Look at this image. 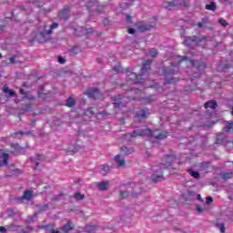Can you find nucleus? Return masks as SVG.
Wrapping results in <instances>:
<instances>
[{
  "instance_id": "f257e3e1",
  "label": "nucleus",
  "mask_w": 233,
  "mask_h": 233,
  "mask_svg": "<svg viewBox=\"0 0 233 233\" xmlns=\"http://www.w3.org/2000/svg\"><path fill=\"white\" fill-rule=\"evenodd\" d=\"M152 62L150 60H147L144 66L141 68L142 75H137L136 73H129L127 74V81H133V83H143V81H140L141 76L145 75V72L150 69V65Z\"/></svg>"
},
{
  "instance_id": "f03ea898",
  "label": "nucleus",
  "mask_w": 233,
  "mask_h": 233,
  "mask_svg": "<svg viewBox=\"0 0 233 233\" xmlns=\"http://www.w3.org/2000/svg\"><path fill=\"white\" fill-rule=\"evenodd\" d=\"M57 26H59V25L57 23H54L53 25H51L50 29H48V30L45 29L44 31L40 32L36 35L37 41L39 43H46V41H48V35H51L52 31L56 30V28H57Z\"/></svg>"
},
{
  "instance_id": "7ed1b4c3",
  "label": "nucleus",
  "mask_w": 233,
  "mask_h": 233,
  "mask_svg": "<svg viewBox=\"0 0 233 233\" xmlns=\"http://www.w3.org/2000/svg\"><path fill=\"white\" fill-rule=\"evenodd\" d=\"M202 41H205V38L199 36H187L184 40V45L189 47L198 46Z\"/></svg>"
},
{
  "instance_id": "20e7f679",
  "label": "nucleus",
  "mask_w": 233,
  "mask_h": 233,
  "mask_svg": "<svg viewBox=\"0 0 233 233\" xmlns=\"http://www.w3.org/2000/svg\"><path fill=\"white\" fill-rule=\"evenodd\" d=\"M144 136H152V130L150 129H136L130 135V137H143Z\"/></svg>"
},
{
  "instance_id": "39448f33",
  "label": "nucleus",
  "mask_w": 233,
  "mask_h": 233,
  "mask_svg": "<svg viewBox=\"0 0 233 233\" xmlns=\"http://www.w3.org/2000/svg\"><path fill=\"white\" fill-rule=\"evenodd\" d=\"M85 94L91 99H101V97H103V95H101V92H99L97 88H89Z\"/></svg>"
},
{
  "instance_id": "423d86ee",
  "label": "nucleus",
  "mask_w": 233,
  "mask_h": 233,
  "mask_svg": "<svg viewBox=\"0 0 233 233\" xmlns=\"http://www.w3.org/2000/svg\"><path fill=\"white\" fill-rule=\"evenodd\" d=\"M32 198H34V191L32 189H25L18 201L19 203H28Z\"/></svg>"
},
{
  "instance_id": "0eeeda50",
  "label": "nucleus",
  "mask_w": 233,
  "mask_h": 233,
  "mask_svg": "<svg viewBox=\"0 0 233 233\" xmlns=\"http://www.w3.org/2000/svg\"><path fill=\"white\" fill-rule=\"evenodd\" d=\"M167 136H168L167 132L156 130L151 131V135H149V137H154L155 139H157V141H161V139H165Z\"/></svg>"
},
{
  "instance_id": "6e6552de",
  "label": "nucleus",
  "mask_w": 233,
  "mask_h": 233,
  "mask_svg": "<svg viewBox=\"0 0 233 233\" xmlns=\"http://www.w3.org/2000/svg\"><path fill=\"white\" fill-rule=\"evenodd\" d=\"M177 5H187V1L186 0H174L173 2H167L164 5V7L167 10H172V8H174V6H177Z\"/></svg>"
},
{
  "instance_id": "1a4fd4ad",
  "label": "nucleus",
  "mask_w": 233,
  "mask_h": 233,
  "mask_svg": "<svg viewBox=\"0 0 233 233\" xmlns=\"http://www.w3.org/2000/svg\"><path fill=\"white\" fill-rule=\"evenodd\" d=\"M175 161H176V157L167 156L164 158L163 162L161 163L160 168H168V167H172Z\"/></svg>"
},
{
  "instance_id": "9d476101",
  "label": "nucleus",
  "mask_w": 233,
  "mask_h": 233,
  "mask_svg": "<svg viewBox=\"0 0 233 233\" xmlns=\"http://www.w3.org/2000/svg\"><path fill=\"white\" fill-rule=\"evenodd\" d=\"M8 159H10V155L8 153L0 154V167H6L8 165Z\"/></svg>"
},
{
  "instance_id": "9b49d317",
  "label": "nucleus",
  "mask_w": 233,
  "mask_h": 233,
  "mask_svg": "<svg viewBox=\"0 0 233 233\" xmlns=\"http://www.w3.org/2000/svg\"><path fill=\"white\" fill-rule=\"evenodd\" d=\"M156 26V23L153 24H142L138 25L139 32H148V30H152Z\"/></svg>"
},
{
  "instance_id": "f8f14e48",
  "label": "nucleus",
  "mask_w": 233,
  "mask_h": 233,
  "mask_svg": "<svg viewBox=\"0 0 233 233\" xmlns=\"http://www.w3.org/2000/svg\"><path fill=\"white\" fill-rule=\"evenodd\" d=\"M11 147L13 148V154H23L25 152V149L18 144H13Z\"/></svg>"
},
{
  "instance_id": "ddd939ff",
  "label": "nucleus",
  "mask_w": 233,
  "mask_h": 233,
  "mask_svg": "<svg viewBox=\"0 0 233 233\" xmlns=\"http://www.w3.org/2000/svg\"><path fill=\"white\" fill-rule=\"evenodd\" d=\"M115 161H116V165H117V167H125V163H126L125 157H121L119 155H116L115 157Z\"/></svg>"
},
{
  "instance_id": "4468645a",
  "label": "nucleus",
  "mask_w": 233,
  "mask_h": 233,
  "mask_svg": "<svg viewBox=\"0 0 233 233\" xmlns=\"http://www.w3.org/2000/svg\"><path fill=\"white\" fill-rule=\"evenodd\" d=\"M108 181H101L97 183V188L98 190L105 192V190L108 188Z\"/></svg>"
},
{
  "instance_id": "2eb2a0df",
  "label": "nucleus",
  "mask_w": 233,
  "mask_h": 233,
  "mask_svg": "<svg viewBox=\"0 0 233 233\" xmlns=\"http://www.w3.org/2000/svg\"><path fill=\"white\" fill-rule=\"evenodd\" d=\"M38 228L40 229H45V230H48L49 228V231L51 233H59V230H56L54 229V226L53 225H43V226H39Z\"/></svg>"
},
{
  "instance_id": "dca6fc26",
  "label": "nucleus",
  "mask_w": 233,
  "mask_h": 233,
  "mask_svg": "<svg viewBox=\"0 0 233 233\" xmlns=\"http://www.w3.org/2000/svg\"><path fill=\"white\" fill-rule=\"evenodd\" d=\"M60 19H68L70 17V11L68 9H64L59 13Z\"/></svg>"
},
{
  "instance_id": "f3484780",
  "label": "nucleus",
  "mask_w": 233,
  "mask_h": 233,
  "mask_svg": "<svg viewBox=\"0 0 233 233\" xmlns=\"http://www.w3.org/2000/svg\"><path fill=\"white\" fill-rule=\"evenodd\" d=\"M205 108H217L218 106V102H216V100H209L205 104Z\"/></svg>"
},
{
  "instance_id": "a211bd4d",
  "label": "nucleus",
  "mask_w": 233,
  "mask_h": 233,
  "mask_svg": "<svg viewBox=\"0 0 233 233\" xmlns=\"http://www.w3.org/2000/svg\"><path fill=\"white\" fill-rule=\"evenodd\" d=\"M225 132L232 133L233 132V121H228L224 127Z\"/></svg>"
},
{
  "instance_id": "6ab92c4d",
  "label": "nucleus",
  "mask_w": 233,
  "mask_h": 233,
  "mask_svg": "<svg viewBox=\"0 0 233 233\" xmlns=\"http://www.w3.org/2000/svg\"><path fill=\"white\" fill-rule=\"evenodd\" d=\"M74 224H72V221H67L66 224L64 225L63 227V230L67 233V232H70V230H73L74 228Z\"/></svg>"
},
{
  "instance_id": "aec40b11",
  "label": "nucleus",
  "mask_w": 233,
  "mask_h": 233,
  "mask_svg": "<svg viewBox=\"0 0 233 233\" xmlns=\"http://www.w3.org/2000/svg\"><path fill=\"white\" fill-rule=\"evenodd\" d=\"M3 92L5 94H9V96H11V97H15V91L10 89V87H8V86H4Z\"/></svg>"
},
{
  "instance_id": "412c9836",
  "label": "nucleus",
  "mask_w": 233,
  "mask_h": 233,
  "mask_svg": "<svg viewBox=\"0 0 233 233\" xmlns=\"http://www.w3.org/2000/svg\"><path fill=\"white\" fill-rule=\"evenodd\" d=\"M113 105H115L116 108H119V106L123 105V102H121V96H116L114 97Z\"/></svg>"
},
{
  "instance_id": "4be33fe9",
  "label": "nucleus",
  "mask_w": 233,
  "mask_h": 233,
  "mask_svg": "<svg viewBox=\"0 0 233 233\" xmlns=\"http://www.w3.org/2000/svg\"><path fill=\"white\" fill-rule=\"evenodd\" d=\"M97 231V225L86 226V232L96 233Z\"/></svg>"
},
{
  "instance_id": "5701e85b",
  "label": "nucleus",
  "mask_w": 233,
  "mask_h": 233,
  "mask_svg": "<svg viewBox=\"0 0 233 233\" xmlns=\"http://www.w3.org/2000/svg\"><path fill=\"white\" fill-rule=\"evenodd\" d=\"M217 6L215 2H210V4L206 5V10H210L211 12H215Z\"/></svg>"
},
{
  "instance_id": "b1692460",
  "label": "nucleus",
  "mask_w": 233,
  "mask_h": 233,
  "mask_svg": "<svg viewBox=\"0 0 233 233\" xmlns=\"http://www.w3.org/2000/svg\"><path fill=\"white\" fill-rule=\"evenodd\" d=\"M137 117L141 119L143 117H147V111L145 109H141L140 111L137 112Z\"/></svg>"
},
{
  "instance_id": "393cba45",
  "label": "nucleus",
  "mask_w": 233,
  "mask_h": 233,
  "mask_svg": "<svg viewBox=\"0 0 233 233\" xmlns=\"http://www.w3.org/2000/svg\"><path fill=\"white\" fill-rule=\"evenodd\" d=\"M165 179V177L163 176H156L151 177V181L153 183H159V181H163Z\"/></svg>"
},
{
  "instance_id": "a878e982",
  "label": "nucleus",
  "mask_w": 233,
  "mask_h": 233,
  "mask_svg": "<svg viewBox=\"0 0 233 233\" xmlns=\"http://www.w3.org/2000/svg\"><path fill=\"white\" fill-rule=\"evenodd\" d=\"M74 105H76V100L72 97H69L66 101V106H68L69 108H72V106H74Z\"/></svg>"
},
{
  "instance_id": "bb28decb",
  "label": "nucleus",
  "mask_w": 233,
  "mask_h": 233,
  "mask_svg": "<svg viewBox=\"0 0 233 233\" xmlns=\"http://www.w3.org/2000/svg\"><path fill=\"white\" fill-rule=\"evenodd\" d=\"M74 198L76 199V201H81L85 199V195L81 194L80 192H76L75 193Z\"/></svg>"
},
{
  "instance_id": "cd10ccee",
  "label": "nucleus",
  "mask_w": 233,
  "mask_h": 233,
  "mask_svg": "<svg viewBox=\"0 0 233 233\" xmlns=\"http://www.w3.org/2000/svg\"><path fill=\"white\" fill-rule=\"evenodd\" d=\"M225 141V134L224 133H219L217 136V143H223Z\"/></svg>"
},
{
  "instance_id": "c85d7f7f",
  "label": "nucleus",
  "mask_w": 233,
  "mask_h": 233,
  "mask_svg": "<svg viewBox=\"0 0 233 233\" xmlns=\"http://www.w3.org/2000/svg\"><path fill=\"white\" fill-rule=\"evenodd\" d=\"M218 23L219 25H221L222 26H228V23H227V20L223 19V18H219L218 19Z\"/></svg>"
},
{
  "instance_id": "c756f323",
  "label": "nucleus",
  "mask_w": 233,
  "mask_h": 233,
  "mask_svg": "<svg viewBox=\"0 0 233 233\" xmlns=\"http://www.w3.org/2000/svg\"><path fill=\"white\" fill-rule=\"evenodd\" d=\"M110 167L108 166H102V174H107Z\"/></svg>"
},
{
  "instance_id": "7c9ffc66",
  "label": "nucleus",
  "mask_w": 233,
  "mask_h": 233,
  "mask_svg": "<svg viewBox=\"0 0 233 233\" xmlns=\"http://www.w3.org/2000/svg\"><path fill=\"white\" fill-rule=\"evenodd\" d=\"M149 54H150L151 57H156V56H157V50H156V49H151V50L149 51Z\"/></svg>"
},
{
  "instance_id": "2f4dec72",
  "label": "nucleus",
  "mask_w": 233,
  "mask_h": 233,
  "mask_svg": "<svg viewBox=\"0 0 233 233\" xmlns=\"http://www.w3.org/2000/svg\"><path fill=\"white\" fill-rule=\"evenodd\" d=\"M127 196H128V192H127V191L120 192V199H125V198H127Z\"/></svg>"
},
{
  "instance_id": "473e14b6",
  "label": "nucleus",
  "mask_w": 233,
  "mask_h": 233,
  "mask_svg": "<svg viewBox=\"0 0 233 233\" xmlns=\"http://www.w3.org/2000/svg\"><path fill=\"white\" fill-rule=\"evenodd\" d=\"M213 202H214V198H212V197H208L206 198L207 205H210V203H213Z\"/></svg>"
},
{
  "instance_id": "72a5a7b5",
  "label": "nucleus",
  "mask_w": 233,
  "mask_h": 233,
  "mask_svg": "<svg viewBox=\"0 0 233 233\" xmlns=\"http://www.w3.org/2000/svg\"><path fill=\"white\" fill-rule=\"evenodd\" d=\"M187 172H188V174H190V176H199V173H198L192 169H188Z\"/></svg>"
},
{
  "instance_id": "f704fd0d",
  "label": "nucleus",
  "mask_w": 233,
  "mask_h": 233,
  "mask_svg": "<svg viewBox=\"0 0 233 233\" xmlns=\"http://www.w3.org/2000/svg\"><path fill=\"white\" fill-rule=\"evenodd\" d=\"M177 61H178V63H181V61H187V56H177Z\"/></svg>"
},
{
  "instance_id": "c9c22d12",
  "label": "nucleus",
  "mask_w": 233,
  "mask_h": 233,
  "mask_svg": "<svg viewBox=\"0 0 233 233\" xmlns=\"http://www.w3.org/2000/svg\"><path fill=\"white\" fill-rule=\"evenodd\" d=\"M121 151L124 152V154H130V151L127 148V147H122Z\"/></svg>"
},
{
  "instance_id": "e433bc0d",
  "label": "nucleus",
  "mask_w": 233,
  "mask_h": 233,
  "mask_svg": "<svg viewBox=\"0 0 233 233\" xmlns=\"http://www.w3.org/2000/svg\"><path fill=\"white\" fill-rule=\"evenodd\" d=\"M218 227H219L220 232L225 233V224H219Z\"/></svg>"
},
{
  "instance_id": "4c0bfd02",
  "label": "nucleus",
  "mask_w": 233,
  "mask_h": 233,
  "mask_svg": "<svg viewBox=\"0 0 233 233\" xmlns=\"http://www.w3.org/2000/svg\"><path fill=\"white\" fill-rule=\"evenodd\" d=\"M9 61L11 63V65H15L17 62L15 61V57L12 56L9 58Z\"/></svg>"
},
{
  "instance_id": "58836bf2",
  "label": "nucleus",
  "mask_w": 233,
  "mask_h": 233,
  "mask_svg": "<svg viewBox=\"0 0 233 233\" xmlns=\"http://www.w3.org/2000/svg\"><path fill=\"white\" fill-rule=\"evenodd\" d=\"M58 63H60V65H65V58H63V56H58Z\"/></svg>"
},
{
  "instance_id": "ea45409f",
  "label": "nucleus",
  "mask_w": 233,
  "mask_h": 233,
  "mask_svg": "<svg viewBox=\"0 0 233 233\" xmlns=\"http://www.w3.org/2000/svg\"><path fill=\"white\" fill-rule=\"evenodd\" d=\"M20 94L24 96V97L28 98V96L26 95V92H25V89H20Z\"/></svg>"
},
{
  "instance_id": "a19ab883",
  "label": "nucleus",
  "mask_w": 233,
  "mask_h": 233,
  "mask_svg": "<svg viewBox=\"0 0 233 233\" xmlns=\"http://www.w3.org/2000/svg\"><path fill=\"white\" fill-rule=\"evenodd\" d=\"M196 209L198 210V214H203V209L200 206H197Z\"/></svg>"
},
{
  "instance_id": "79ce46f5",
  "label": "nucleus",
  "mask_w": 233,
  "mask_h": 233,
  "mask_svg": "<svg viewBox=\"0 0 233 233\" xmlns=\"http://www.w3.org/2000/svg\"><path fill=\"white\" fill-rule=\"evenodd\" d=\"M14 172H15L14 174L15 175L23 174V170L21 169H15Z\"/></svg>"
},
{
  "instance_id": "37998d69",
  "label": "nucleus",
  "mask_w": 233,
  "mask_h": 233,
  "mask_svg": "<svg viewBox=\"0 0 233 233\" xmlns=\"http://www.w3.org/2000/svg\"><path fill=\"white\" fill-rule=\"evenodd\" d=\"M0 233H6V228L0 227Z\"/></svg>"
},
{
  "instance_id": "c03bdc74",
  "label": "nucleus",
  "mask_w": 233,
  "mask_h": 233,
  "mask_svg": "<svg viewBox=\"0 0 233 233\" xmlns=\"http://www.w3.org/2000/svg\"><path fill=\"white\" fill-rule=\"evenodd\" d=\"M127 23H132V16L127 15Z\"/></svg>"
},
{
  "instance_id": "a18cd8bd",
  "label": "nucleus",
  "mask_w": 233,
  "mask_h": 233,
  "mask_svg": "<svg viewBox=\"0 0 233 233\" xmlns=\"http://www.w3.org/2000/svg\"><path fill=\"white\" fill-rule=\"evenodd\" d=\"M128 34H134L136 32V30H134V28H129L127 30Z\"/></svg>"
},
{
  "instance_id": "49530a36",
  "label": "nucleus",
  "mask_w": 233,
  "mask_h": 233,
  "mask_svg": "<svg viewBox=\"0 0 233 233\" xmlns=\"http://www.w3.org/2000/svg\"><path fill=\"white\" fill-rule=\"evenodd\" d=\"M48 204H45L44 206H43V210H48Z\"/></svg>"
},
{
  "instance_id": "de8ad7c7",
  "label": "nucleus",
  "mask_w": 233,
  "mask_h": 233,
  "mask_svg": "<svg viewBox=\"0 0 233 233\" xmlns=\"http://www.w3.org/2000/svg\"><path fill=\"white\" fill-rule=\"evenodd\" d=\"M92 32H94V30L92 29V28H90V29H86V34H92Z\"/></svg>"
},
{
  "instance_id": "09e8293b",
  "label": "nucleus",
  "mask_w": 233,
  "mask_h": 233,
  "mask_svg": "<svg viewBox=\"0 0 233 233\" xmlns=\"http://www.w3.org/2000/svg\"><path fill=\"white\" fill-rule=\"evenodd\" d=\"M36 159H37V161H41V159H43V156L38 155V156L36 157Z\"/></svg>"
},
{
  "instance_id": "8fccbe9b",
  "label": "nucleus",
  "mask_w": 233,
  "mask_h": 233,
  "mask_svg": "<svg viewBox=\"0 0 233 233\" xmlns=\"http://www.w3.org/2000/svg\"><path fill=\"white\" fill-rule=\"evenodd\" d=\"M197 199H198L201 202L203 201V198H201V195H199V194L197 196Z\"/></svg>"
},
{
  "instance_id": "3c124183",
  "label": "nucleus",
  "mask_w": 233,
  "mask_h": 233,
  "mask_svg": "<svg viewBox=\"0 0 233 233\" xmlns=\"http://www.w3.org/2000/svg\"><path fill=\"white\" fill-rule=\"evenodd\" d=\"M69 150H70L71 152H76V151H77V148L72 149V147H69Z\"/></svg>"
},
{
  "instance_id": "603ef678",
  "label": "nucleus",
  "mask_w": 233,
  "mask_h": 233,
  "mask_svg": "<svg viewBox=\"0 0 233 233\" xmlns=\"http://www.w3.org/2000/svg\"><path fill=\"white\" fill-rule=\"evenodd\" d=\"M222 179H230V177L223 176Z\"/></svg>"
},
{
  "instance_id": "864d4df0",
  "label": "nucleus",
  "mask_w": 233,
  "mask_h": 233,
  "mask_svg": "<svg viewBox=\"0 0 233 233\" xmlns=\"http://www.w3.org/2000/svg\"><path fill=\"white\" fill-rule=\"evenodd\" d=\"M198 28H201V27L203 26V24L198 23Z\"/></svg>"
},
{
  "instance_id": "5fc2aeb1",
  "label": "nucleus",
  "mask_w": 233,
  "mask_h": 233,
  "mask_svg": "<svg viewBox=\"0 0 233 233\" xmlns=\"http://www.w3.org/2000/svg\"><path fill=\"white\" fill-rule=\"evenodd\" d=\"M196 179H199V176H194Z\"/></svg>"
},
{
  "instance_id": "6e6d98bb",
  "label": "nucleus",
  "mask_w": 233,
  "mask_h": 233,
  "mask_svg": "<svg viewBox=\"0 0 233 233\" xmlns=\"http://www.w3.org/2000/svg\"><path fill=\"white\" fill-rule=\"evenodd\" d=\"M190 64H191L193 66H194V65H195V64H194V61H190Z\"/></svg>"
},
{
  "instance_id": "4d7b16f0",
  "label": "nucleus",
  "mask_w": 233,
  "mask_h": 233,
  "mask_svg": "<svg viewBox=\"0 0 233 233\" xmlns=\"http://www.w3.org/2000/svg\"><path fill=\"white\" fill-rule=\"evenodd\" d=\"M91 3L94 5V3H96V0H91Z\"/></svg>"
},
{
  "instance_id": "13d9d810",
  "label": "nucleus",
  "mask_w": 233,
  "mask_h": 233,
  "mask_svg": "<svg viewBox=\"0 0 233 233\" xmlns=\"http://www.w3.org/2000/svg\"><path fill=\"white\" fill-rule=\"evenodd\" d=\"M36 167H39V162H35Z\"/></svg>"
},
{
  "instance_id": "bf43d9fd",
  "label": "nucleus",
  "mask_w": 233,
  "mask_h": 233,
  "mask_svg": "<svg viewBox=\"0 0 233 233\" xmlns=\"http://www.w3.org/2000/svg\"><path fill=\"white\" fill-rule=\"evenodd\" d=\"M55 199H56V200L59 199V197H55Z\"/></svg>"
},
{
  "instance_id": "052dcab7",
  "label": "nucleus",
  "mask_w": 233,
  "mask_h": 233,
  "mask_svg": "<svg viewBox=\"0 0 233 233\" xmlns=\"http://www.w3.org/2000/svg\"><path fill=\"white\" fill-rule=\"evenodd\" d=\"M169 74H174V71L171 70V71L169 72Z\"/></svg>"
},
{
  "instance_id": "680f3d73",
  "label": "nucleus",
  "mask_w": 233,
  "mask_h": 233,
  "mask_svg": "<svg viewBox=\"0 0 233 233\" xmlns=\"http://www.w3.org/2000/svg\"><path fill=\"white\" fill-rule=\"evenodd\" d=\"M1 57H3V55L0 53V59H1Z\"/></svg>"
},
{
  "instance_id": "e2e57ef3",
  "label": "nucleus",
  "mask_w": 233,
  "mask_h": 233,
  "mask_svg": "<svg viewBox=\"0 0 233 233\" xmlns=\"http://www.w3.org/2000/svg\"><path fill=\"white\" fill-rule=\"evenodd\" d=\"M87 6H92V5L90 4H88Z\"/></svg>"
},
{
  "instance_id": "0e129e2a",
  "label": "nucleus",
  "mask_w": 233,
  "mask_h": 233,
  "mask_svg": "<svg viewBox=\"0 0 233 233\" xmlns=\"http://www.w3.org/2000/svg\"><path fill=\"white\" fill-rule=\"evenodd\" d=\"M169 83H172V80H169Z\"/></svg>"
},
{
  "instance_id": "69168bd1",
  "label": "nucleus",
  "mask_w": 233,
  "mask_h": 233,
  "mask_svg": "<svg viewBox=\"0 0 233 233\" xmlns=\"http://www.w3.org/2000/svg\"><path fill=\"white\" fill-rule=\"evenodd\" d=\"M114 70H116V67H114Z\"/></svg>"
},
{
  "instance_id": "338daca9",
  "label": "nucleus",
  "mask_w": 233,
  "mask_h": 233,
  "mask_svg": "<svg viewBox=\"0 0 233 233\" xmlns=\"http://www.w3.org/2000/svg\"><path fill=\"white\" fill-rule=\"evenodd\" d=\"M19 134H23V133L20 132Z\"/></svg>"
}]
</instances>
